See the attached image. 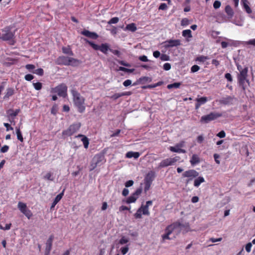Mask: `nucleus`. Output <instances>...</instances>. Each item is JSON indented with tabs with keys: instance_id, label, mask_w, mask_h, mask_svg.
<instances>
[{
	"instance_id": "f257e3e1",
	"label": "nucleus",
	"mask_w": 255,
	"mask_h": 255,
	"mask_svg": "<svg viewBox=\"0 0 255 255\" xmlns=\"http://www.w3.org/2000/svg\"><path fill=\"white\" fill-rule=\"evenodd\" d=\"M71 93L74 105L80 113H83L85 110V99L77 91L72 90Z\"/></svg>"
},
{
	"instance_id": "f03ea898",
	"label": "nucleus",
	"mask_w": 255,
	"mask_h": 255,
	"mask_svg": "<svg viewBox=\"0 0 255 255\" xmlns=\"http://www.w3.org/2000/svg\"><path fill=\"white\" fill-rule=\"evenodd\" d=\"M248 72V68L246 67L242 69L237 77L238 83L244 91L246 90L245 82H247L249 84L250 83L249 80L247 79Z\"/></svg>"
},
{
	"instance_id": "7ed1b4c3",
	"label": "nucleus",
	"mask_w": 255,
	"mask_h": 255,
	"mask_svg": "<svg viewBox=\"0 0 255 255\" xmlns=\"http://www.w3.org/2000/svg\"><path fill=\"white\" fill-rule=\"evenodd\" d=\"M152 201H148L146 202L145 205H141V207L137 210L136 212L134 214V217L136 219H140L142 217V215H149L150 213L148 210V207L152 205Z\"/></svg>"
},
{
	"instance_id": "20e7f679",
	"label": "nucleus",
	"mask_w": 255,
	"mask_h": 255,
	"mask_svg": "<svg viewBox=\"0 0 255 255\" xmlns=\"http://www.w3.org/2000/svg\"><path fill=\"white\" fill-rule=\"evenodd\" d=\"M181 225L180 223L174 222L168 226L165 230V234L162 236V240L163 241L165 240H170L169 235H171L175 229L180 228Z\"/></svg>"
},
{
	"instance_id": "39448f33",
	"label": "nucleus",
	"mask_w": 255,
	"mask_h": 255,
	"mask_svg": "<svg viewBox=\"0 0 255 255\" xmlns=\"http://www.w3.org/2000/svg\"><path fill=\"white\" fill-rule=\"evenodd\" d=\"M105 162L104 156L101 154L95 155L92 159L90 166V170H93L96 167L101 166Z\"/></svg>"
},
{
	"instance_id": "423d86ee",
	"label": "nucleus",
	"mask_w": 255,
	"mask_h": 255,
	"mask_svg": "<svg viewBox=\"0 0 255 255\" xmlns=\"http://www.w3.org/2000/svg\"><path fill=\"white\" fill-rule=\"evenodd\" d=\"M58 61L60 64H62L65 65H72L73 66H77L80 64L79 60L72 57L66 56L59 57L58 58Z\"/></svg>"
},
{
	"instance_id": "0eeeda50",
	"label": "nucleus",
	"mask_w": 255,
	"mask_h": 255,
	"mask_svg": "<svg viewBox=\"0 0 255 255\" xmlns=\"http://www.w3.org/2000/svg\"><path fill=\"white\" fill-rule=\"evenodd\" d=\"M199 173L194 169H189L184 172L182 175L183 178H187L185 184L187 185L194 178L198 176Z\"/></svg>"
},
{
	"instance_id": "6e6552de",
	"label": "nucleus",
	"mask_w": 255,
	"mask_h": 255,
	"mask_svg": "<svg viewBox=\"0 0 255 255\" xmlns=\"http://www.w3.org/2000/svg\"><path fill=\"white\" fill-rule=\"evenodd\" d=\"M222 114L217 112H211L209 114L201 117L200 122L203 123H208L209 122L215 120L218 118L221 117Z\"/></svg>"
},
{
	"instance_id": "1a4fd4ad",
	"label": "nucleus",
	"mask_w": 255,
	"mask_h": 255,
	"mask_svg": "<svg viewBox=\"0 0 255 255\" xmlns=\"http://www.w3.org/2000/svg\"><path fill=\"white\" fill-rule=\"evenodd\" d=\"M67 87L65 84H61L51 90L52 93H57L61 97H65L67 96Z\"/></svg>"
},
{
	"instance_id": "9d476101",
	"label": "nucleus",
	"mask_w": 255,
	"mask_h": 255,
	"mask_svg": "<svg viewBox=\"0 0 255 255\" xmlns=\"http://www.w3.org/2000/svg\"><path fill=\"white\" fill-rule=\"evenodd\" d=\"M81 127V124L79 123H77L71 125L69 128L64 130L62 134L64 136H70L78 131Z\"/></svg>"
},
{
	"instance_id": "9b49d317",
	"label": "nucleus",
	"mask_w": 255,
	"mask_h": 255,
	"mask_svg": "<svg viewBox=\"0 0 255 255\" xmlns=\"http://www.w3.org/2000/svg\"><path fill=\"white\" fill-rule=\"evenodd\" d=\"M180 157L176 156L173 158H168L162 160L159 164V168H163L170 165H173L176 162L178 161Z\"/></svg>"
},
{
	"instance_id": "f8f14e48",
	"label": "nucleus",
	"mask_w": 255,
	"mask_h": 255,
	"mask_svg": "<svg viewBox=\"0 0 255 255\" xmlns=\"http://www.w3.org/2000/svg\"><path fill=\"white\" fill-rule=\"evenodd\" d=\"M154 174L152 172L148 173L144 178V188L145 192H146L150 189L151 183L154 179Z\"/></svg>"
},
{
	"instance_id": "ddd939ff",
	"label": "nucleus",
	"mask_w": 255,
	"mask_h": 255,
	"mask_svg": "<svg viewBox=\"0 0 255 255\" xmlns=\"http://www.w3.org/2000/svg\"><path fill=\"white\" fill-rule=\"evenodd\" d=\"M86 42L89 43L94 49L96 50H100L105 54H106L109 49L108 45L106 43L102 44L101 45H98L89 40H86Z\"/></svg>"
},
{
	"instance_id": "4468645a",
	"label": "nucleus",
	"mask_w": 255,
	"mask_h": 255,
	"mask_svg": "<svg viewBox=\"0 0 255 255\" xmlns=\"http://www.w3.org/2000/svg\"><path fill=\"white\" fill-rule=\"evenodd\" d=\"M18 208L28 219H30L32 217V214L31 212L27 208L25 203L19 202L18 203Z\"/></svg>"
},
{
	"instance_id": "2eb2a0df",
	"label": "nucleus",
	"mask_w": 255,
	"mask_h": 255,
	"mask_svg": "<svg viewBox=\"0 0 255 255\" xmlns=\"http://www.w3.org/2000/svg\"><path fill=\"white\" fill-rule=\"evenodd\" d=\"M128 239L126 237L122 238L118 243V248L121 252L123 255H125L128 252Z\"/></svg>"
},
{
	"instance_id": "dca6fc26",
	"label": "nucleus",
	"mask_w": 255,
	"mask_h": 255,
	"mask_svg": "<svg viewBox=\"0 0 255 255\" xmlns=\"http://www.w3.org/2000/svg\"><path fill=\"white\" fill-rule=\"evenodd\" d=\"M0 36L4 40H10L13 37V33L9 31L8 28H6L2 31Z\"/></svg>"
},
{
	"instance_id": "f3484780",
	"label": "nucleus",
	"mask_w": 255,
	"mask_h": 255,
	"mask_svg": "<svg viewBox=\"0 0 255 255\" xmlns=\"http://www.w3.org/2000/svg\"><path fill=\"white\" fill-rule=\"evenodd\" d=\"M181 45V41L179 39L168 40L164 42V46L167 49L174 46H178Z\"/></svg>"
},
{
	"instance_id": "a211bd4d",
	"label": "nucleus",
	"mask_w": 255,
	"mask_h": 255,
	"mask_svg": "<svg viewBox=\"0 0 255 255\" xmlns=\"http://www.w3.org/2000/svg\"><path fill=\"white\" fill-rule=\"evenodd\" d=\"M234 97L230 96H227L223 97L219 100V103L225 105H229L233 104Z\"/></svg>"
},
{
	"instance_id": "6ab92c4d",
	"label": "nucleus",
	"mask_w": 255,
	"mask_h": 255,
	"mask_svg": "<svg viewBox=\"0 0 255 255\" xmlns=\"http://www.w3.org/2000/svg\"><path fill=\"white\" fill-rule=\"evenodd\" d=\"M142 190L141 188L136 189L135 192L130 197H128V203L134 202L141 194Z\"/></svg>"
},
{
	"instance_id": "aec40b11",
	"label": "nucleus",
	"mask_w": 255,
	"mask_h": 255,
	"mask_svg": "<svg viewBox=\"0 0 255 255\" xmlns=\"http://www.w3.org/2000/svg\"><path fill=\"white\" fill-rule=\"evenodd\" d=\"M196 103L195 104V109L198 110L201 105L205 104L207 101L208 99L206 97H202L196 99Z\"/></svg>"
},
{
	"instance_id": "412c9836",
	"label": "nucleus",
	"mask_w": 255,
	"mask_h": 255,
	"mask_svg": "<svg viewBox=\"0 0 255 255\" xmlns=\"http://www.w3.org/2000/svg\"><path fill=\"white\" fill-rule=\"evenodd\" d=\"M43 178L45 180L53 181L55 178V175L51 171H48L44 173Z\"/></svg>"
},
{
	"instance_id": "4be33fe9",
	"label": "nucleus",
	"mask_w": 255,
	"mask_h": 255,
	"mask_svg": "<svg viewBox=\"0 0 255 255\" xmlns=\"http://www.w3.org/2000/svg\"><path fill=\"white\" fill-rule=\"evenodd\" d=\"M53 239L54 236L53 235H51L46 242V251L47 252L48 254H49L51 249Z\"/></svg>"
},
{
	"instance_id": "5701e85b",
	"label": "nucleus",
	"mask_w": 255,
	"mask_h": 255,
	"mask_svg": "<svg viewBox=\"0 0 255 255\" xmlns=\"http://www.w3.org/2000/svg\"><path fill=\"white\" fill-rule=\"evenodd\" d=\"M21 123H20L18 126L15 127V132L17 136V138L21 142L23 141V138L20 131V127Z\"/></svg>"
},
{
	"instance_id": "b1692460",
	"label": "nucleus",
	"mask_w": 255,
	"mask_h": 255,
	"mask_svg": "<svg viewBox=\"0 0 255 255\" xmlns=\"http://www.w3.org/2000/svg\"><path fill=\"white\" fill-rule=\"evenodd\" d=\"M241 2L243 4V8L246 12L248 14L251 13L252 12V10L249 5V1L247 0H242Z\"/></svg>"
},
{
	"instance_id": "393cba45",
	"label": "nucleus",
	"mask_w": 255,
	"mask_h": 255,
	"mask_svg": "<svg viewBox=\"0 0 255 255\" xmlns=\"http://www.w3.org/2000/svg\"><path fill=\"white\" fill-rule=\"evenodd\" d=\"M82 34L87 37L92 38L93 39H97L98 35L95 32H90L88 30H85L82 32Z\"/></svg>"
},
{
	"instance_id": "a878e982",
	"label": "nucleus",
	"mask_w": 255,
	"mask_h": 255,
	"mask_svg": "<svg viewBox=\"0 0 255 255\" xmlns=\"http://www.w3.org/2000/svg\"><path fill=\"white\" fill-rule=\"evenodd\" d=\"M19 112L20 110L19 109H16L15 111L9 109L7 111V118H14L18 115Z\"/></svg>"
},
{
	"instance_id": "bb28decb",
	"label": "nucleus",
	"mask_w": 255,
	"mask_h": 255,
	"mask_svg": "<svg viewBox=\"0 0 255 255\" xmlns=\"http://www.w3.org/2000/svg\"><path fill=\"white\" fill-rule=\"evenodd\" d=\"M205 182V179L203 177H197L194 181V185L196 187H198L200 185Z\"/></svg>"
},
{
	"instance_id": "cd10ccee",
	"label": "nucleus",
	"mask_w": 255,
	"mask_h": 255,
	"mask_svg": "<svg viewBox=\"0 0 255 255\" xmlns=\"http://www.w3.org/2000/svg\"><path fill=\"white\" fill-rule=\"evenodd\" d=\"M169 149L171 151H172L174 152L182 153H186V150L185 149L180 148L179 147H176V144L175 145V146H170L169 147Z\"/></svg>"
},
{
	"instance_id": "c85d7f7f",
	"label": "nucleus",
	"mask_w": 255,
	"mask_h": 255,
	"mask_svg": "<svg viewBox=\"0 0 255 255\" xmlns=\"http://www.w3.org/2000/svg\"><path fill=\"white\" fill-rule=\"evenodd\" d=\"M64 191L63 190L62 193L59 194L56 196V197L55 198L54 200L52 203L51 208H53L55 207V206L59 202V201L62 198L63 194H64Z\"/></svg>"
},
{
	"instance_id": "c756f323",
	"label": "nucleus",
	"mask_w": 255,
	"mask_h": 255,
	"mask_svg": "<svg viewBox=\"0 0 255 255\" xmlns=\"http://www.w3.org/2000/svg\"><path fill=\"white\" fill-rule=\"evenodd\" d=\"M200 162V158L197 154H193L190 159L191 165H194Z\"/></svg>"
},
{
	"instance_id": "7c9ffc66",
	"label": "nucleus",
	"mask_w": 255,
	"mask_h": 255,
	"mask_svg": "<svg viewBox=\"0 0 255 255\" xmlns=\"http://www.w3.org/2000/svg\"><path fill=\"white\" fill-rule=\"evenodd\" d=\"M225 10L228 16L230 17H232L233 16L234 11L231 6H230L229 5H227L226 6Z\"/></svg>"
},
{
	"instance_id": "2f4dec72",
	"label": "nucleus",
	"mask_w": 255,
	"mask_h": 255,
	"mask_svg": "<svg viewBox=\"0 0 255 255\" xmlns=\"http://www.w3.org/2000/svg\"><path fill=\"white\" fill-rule=\"evenodd\" d=\"M151 80H151V78L148 77L144 76V77H142L140 78L138 80V82L142 84H144L146 82H151Z\"/></svg>"
},
{
	"instance_id": "473e14b6",
	"label": "nucleus",
	"mask_w": 255,
	"mask_h": 255,
	"mask_svg": "<svg viewBox=\"0 0 255 255\" xmlns=\"http://www.w3.org/2000/svg\"><path fill=\"white\" fill-rule=\"evenodd\" d=\"M181 85V83L180 82H176L172 84H170L167 85V88L168 89H171L172 88H178Z\"/></svg>"
},
{
	"instance_id": "72a5a7b5",
	"label": "nucleus",
	"mask_w": 255,
	"mask_h": 255,
	"mask_svg": "<svg viewBox=\"0 0 255 255\" xmlns=\"http://www.w3.org/2000/svg\"><path fill=\"white\" fill-rule=\"evenodd\" d=\"M140 156L138 152L128 151V158L133 157L135 159L137 158Z\"/></svg>"
},
{
	"instance_id": "f704fd0d",
	"label": "nucleus",
	"mask_w": 255,
	"mask_h": 255,
	"mask_svg": "<svg viewBox=\"0 0 255 255\" xmlns=\"http://www.w3.org/2000/svg\"><path fill=\"white\" fill-rule=\"evenodd\" d=\"M62 52L65 54H67L70 55H73V52L69 46L63 47L62 48Z\"/></svg>"
},
{
	"instance_id": "c9c22d12",
	"label": "nucleus",
	"mask_w": 255,
	"mask_h": 255,
	"mask_svg": "<svg viewBox=\"0 0 255 255\" xmlns=\"http://www.w3.org/2000/svg\"><path fill=\"white\" fill-rule=\"evenodd\" d=\"M14 94V90L12 88H8L6 90V93L4 98H8Z\"/></svg>"
},
{
	"instance_id": "e433bc0d",
	"label": "nucleus",
	"mask_w": 255,
	"mask_h": 255,
	"mask_svg": "<svg viewBox=\"0 0 255 255\" xmlns=\"http://www.w3.org/2000/svg\"><path fill=\"white\" fill-rule=\"evenodd\" d=\"M182 36L184 37L191 38L192 37L191 31L190 29L184 30L182 31Z\"/></svg>"
},
{
	"instance_id": "4c0bfd02",
	"label": "nucleus",
	"mask_w": 255,
	"mask_h": 255,
	"mask_svg": "<svg viewBox=\"0 0 255 255\" xmlns=\"http://www.w3.org/2000/svg\"><path fill=\"white\" fill-rule=\"evenodd\" d=\"M209 58L208 56L201 55L196 58V61L200 62H204L206 60H208Z\"/></svg>"
},
{
	"instance_id": "58836bf2",
	"label": "nucleus",
	"mask_w": 255,
	"mask_h": 255,
	"mask_svg": "<svg viewBox=\"0 0 255 255\" xmlns=\"http://www.w3.org/2000/svg\"><path fill=\"white\" fill-rule=\"evenodd\" d=\"M81 141L83 142L84 147L86 149L88 148L89 144V139L86 136H83L81 138Z\"/></svg>"
},
{
	"instance_id": "ea45409f",
	"label": "nucleus",
	"mask_w": 255,
	"mask_h": 255,
	"mask_svg": "<svg viewBox=\"0 0 255 255\" xmlns=\"http://www.w3.org/2000/svg\"><path fill=\"white\" fill-rule=\"evenodd\" d=\"M33 86L34 89L36 90H41L42 88V83H41L40 82H36V83L33 82Z\"/></svg>"
},
{
	"instance_id": "a19ab883",
	"label": "nucleus",
	"mask_w": 255,
	"mask_h": 255,
	"mask_svg": "<svg viewBox=\"0 0 255 255\" xmlns=\"http://www.w3.org/2000/svg\"><path fill=\"white\" fill-rule=\"evenodd\" d=\"M136 26L135 23L128 24V31L134 32L136 30Z\"/></svg>"
},
{
	"instance_id": "79ce46f5",
	"label": "nucleus",
	"mask_w": 255,
	"mask_h": 255,
	"mask_svg": "<svg viewBox=\"0 0 255 255\" xmlns=\"http://www.w3.org/2000/svg\"><path fill=\"white\" fill-rule=\"evenodd\" d=\"M189 24V20L187 18H184L181 20V25L182 26H187Z\"/></svg>"
},
{
	"instance_id": "37998d69",
	"label": "nucleus",
	"mask_w": 255,
	"mask_h": 255,
	"mask_svg": "<svg viewBox=\"0 0 255 255\" xmlns=\"http://www.w3.org/2000/svg\"><path fill=\"white\" fill-rule=\"evenodd\" d=\"M43 70L42 68L37 69L33 72V73L40 76L43 75Z\"/></svg>"
},
{
	"instance_id": "c03bdc74",
	"label": "nucleus",
	"mask_w": 255,
	"mask_h": 255,
	"mask_svg": "<svg viewBox=\"0 0 255 255\" xmlns=\"http://www.w3.org/2000/svg\"><path fill=\"white\" fill-rule=\"evenodd\" d=\"M221 5V3L219 0H215L213 3V7L215 9L219 8Z\"/></svg>"
},
{
	"instance_id": "a18cd8bd",
	"label": "nucleus",
	"mask_w": 255,
	"mask_h": 255,
	"mask_svg": "<svg viewBox=\"0 0 255 255\" xmlns=\"http://www.w3.org/2000/svg\"><path fill=\"white\" fill-rule=\"evenodd\" d=\"M119 21V18L117 17L112 18L108 21L109 24H115Z\"/></svg>"
},
{
	"instance_id": "49530a36",
	"label": "nucleus",
	"mask_w": 255,
	"mask_h": 255,
	"mask_svg": "<svg viewBox=\"0 0 255 255\" xmlns=\"http://www.w3.org/2000/svg\"><path fill=\"white\" fill-rule=\"evenodd\" d=\"M200 69V67L199 66L197 65H194L192 66L191 68V71L192 72L194 73L197 72Z\"/></svg>"
},
{
	"instance_id": "de8ad7c7",
	"label": "nucleus",
	"mask_w": 255,
	"mask_h": 255,
	"mask_svg": "<svg viewBox=\"0 0 255 255\" xmlns=\"http://www.w3.org/2000/svg\"><path fill=\"white\" fill-rule=\"evenodd\" d=\"M252 247V244L251 243H249L246 245L245 249L248 253H250L251 252Z\"/></svg>"
},
{
	"instance_id": "09e8293b",
	"label": "nucleus",
	"mask_w": 255,
	"mask_h": 255,
	"mask_svg": "<svg viewBox=\"0 0 255 255\" xmlns=\"http://www.w3.org/2000/svg\"><path fill=\"white\" fill-rule=\"evenodd\" d=\"M8 149L9 146L5 145L0 148V151L2 153H5L8 151Z\"/></svg>"
},
{
	"instance_id": "8fccbe9b",
	"label": "nucleus",
	"mask_w": 255,
	"mask_h": 255,
	"mask_svg": "<svg viewBox=\"0 0 255 255\" xmlns=\"http://www.w3.org/2000/svg\"><path fill=\"white\" fill-rule=\"evenodd\" d=\"M163 68L166 71L169 70L171 69V65L169 63H166L163 65Z\"/></svg>"
},
{
	"instance_id": "3c124183",
	"label": "nucleus",
	"mask_w": 255,
	"mask_h": 255,
	"mask_svg": "<svg viewBox=\"0 0 255 255\" xmlns=\"http://www.w3.org/2000/svg\"><path fill=\"white\" fill-rule=\"evenodd\" d=\"M225 77L227 79V80L228 81L232 82L233 78H232V76L230 73H227L225 74Z\"/></svg>"
},
{
	"instance_id": "603ef678",
	"label": "nucleus",
	"mask_w": 255,
	"mask_h": 255,
	"mask_svg": "<svg viewBox=\"0 0 255 255\" xmlns=\"http://www.w3.org/2000/svg\"><path fill=\"white\" fill-rule=\"evenodd\" d=\"M204 138L202 135H200L197 136V141L198 143H202L204 141Z\"/></svg>"
},
{
	"instance_id": "864d4df0",
	"label": "nucleus",
	"mask_w": 255,
	"mask_h": 255,
	"mask_svg": "<svg viewBox=\"0 0 255 255\" xmlns=\"http://www.w3.org/2000/svg\"><path fill=\"white\" fill-rule=\"evenodd\" d=\"M160 58L162 61H168L169 59V57L166 54H162Z\"/></svg>"
},
{
	"instance_id": "5fc2aeb1",
	"label": "nucleus",
	"mask_w": 255,
	"mask_h": 255,
	"mask_svg": "<svg viewBox=\"0 0 255 255\" xmlns=\"http://www.w3.org/2000/svg\"><path fill=\"white\" fill-rule=\"evenodd\" d=\"M33 78H34V76L31 74H26L24 77L26 81H30L31 80H32L33 79Z\"/></svg>"
},
{
	"instance_id": "6e6d98bb",
	"label": "nucleus",
	"mask_w": 255,
	"mask_h": 255,
	"mask_svg": "<svg viewBox=\"0 0 255 255\" xmlns=\"http://www.w3.org/2000/svg\"><path fill=\"white\" fill-rule=\"evenodd\" d=\"M167 8V6L166 3H162L159 5L158 9L159 10H165Z\"/></svg>"
},
{
	"instance_id": "4d7b16f0",
	"label": "nucleus",
	"mask_w": 255,
	"mask_h": 255,
	"mask_svg": "<svg viewBox=\"0 0 255 255\" xmlns=\"http://www.w3.org/2000/svg\"><path fill=\"white\" fill-rule=\"evenodd\" d=\"M217 135L220 138H224L226 136V133L224 130H221L217 134Z\"/></svg>"
},
{
	"instance_id": "13d9d810",
	"label": "nucleus",
	"mask_w": 255,
	"mask_h": 255,
	"mask_svg": "<svg viewBox=\"0 0 255 255\" xmlns=\"http://www.w3.org/2000/svg\"><path fill=\"white\" fill-rule=\"evenodd\" d=\"M4 126L6 128V131H9L11 130H13V128L10 126V125L8 123H4Z\"/></svg>"
},
{
	"instance_id": "bf43d9fd",
	"label": "nucleus",
	"mask_w": 255,
	"mask_h": 255,
	"mask_svg": "<svg viewBox=\"0 0 255 255\" xmlns=\"http://www.w3.org/2000/svg\"><path fill=\"white\" fill-rule=\"evenodd\" d=\"M185 145V141L183 140H182L180 141L179 143L176 144V147H179L180 148H181L182 147H183Z\"/></svg>"
},
{
	"instance_id": "052dcab7",
	"label": "nucleus",
	"mask_w": 255,
	"mask_h": 255,
	"mask_svg": "<svg viewBox=\"0 0 255 255\" xmlns=\"http://www.w3.org/2000/svg\"><path fill=\"white\" fill-rule=\"evenodd\" d=\"M139 59L140 61H143V62H147L148 61L147 56L145 55H142V56H139Z\"/></svg>"
},
{
	"instance_id": "680f3d73",
	"label": "nucleus",
	"mask_w": 255,
	"mask_h": 255,
	"mask_svg": "<svg viewBox=\"0 0 255 255\" xmlns=\"http://www.w3.org/2000/svg\"><path fill=\"white\" fill-rule=\"evenodd\" d=\"M25 67L27 70L31 71L35 68V66L32 64H27Z\"/></svg>"
},
{
	"instance_id": "e2e57ef3",
	"label": "nucleus",
	"mask_w": 255,
	"mask_h": 255,
	"mask_svg": "<svg viewBox=\"0 0 255 255\" xmlns=\"http://www.w3.org/2000/svg\"><path fill=\"white\" fill-rule=\"evenodd\" d=\"M222 240V238H217V239L212 238L210 239V241H211L212 243H215V242H220Z\"/></svg>"
},
{
	"instance_id": "0e129e2a",
	"label": "nucleus",
	"mask_w": 255,
	"mask_h": 255,
	"mask_svg": "<svg viewBox=\"0 0 255 255\" xmlns=\"http://www.w3.org/2000/svg\"><path fill=\"white\" fill-rule=\"evenodd\" d=\"M120 132H121V130L120 129H117L115 132L112 133L110 135V137H114V136H118V135L119 134Z\"/></svg>"
},
{
	"instance_id": "69168bd1",
	"label": "nucleus",
	"mask_w": 255,
	"mask_h": 255,
	"mask_svg": "<svg viewBox=\"0 0 255 255\" xmlns=\"http://www.w3.org/2000/svg\"><path fill=\"white\" fill-rule=\"evenodd\" d=\"M220 156L218 154L215 153L214 154V158L215 159V161L218 164H219L220 163V161L218 160V158Z\"/></svg>"
},
{
	"instance_id": "338daca9",
	"label": "nucleus",
	"mask_w": 255,
	"mask_h": 255,
	"mask_svg": "<svg viewBox=\"0 0 255 255\" xmlns=\"http://www.w3.org/2000/svg\"><path fill=\"white\" fill-rule=\"evenodd\" d=\"M153 55L155 58H158L160 56V53L158 51H155L153 52Z\"/></svg>"
},
{
	"instance_id": "774afa93",
	"label": "nucleus",
	"mask_w": 255,
	"mask_h": 255,
	"mask_svg": "<svg viewBox=\"0 0 255 255\" xmlns=\"http://www.w3.org/2000/svg\"><path fill=\"white\" fill-rule=\"evenodd\" d=\"M247 43L248 44L255 46V38L250 40L247 42Z\"/></svg>"
}]
</instances>
